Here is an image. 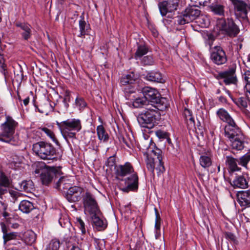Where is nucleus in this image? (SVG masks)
Masks as SVG:
<instances>
[{
	"mask_svg": "<svg viewBox=\"0 0 250 250\" xmlns=\"http://www.w3.org/2000/svg\"><path fill=\"white\" fill-rule=\"evenodd\" d=\"M17 123L10 117L6 118V121L1 125V132L0 133V140L8 143L12 145L17 143L13 137L15 127Z\"/></svg>",
	"mask_w": 250,
	"mask_h": 250,
	"instance_id": "5",
	"label": "nucleus"
},
{
	"mask_svg": "<svg viewBox=\"0 0 250 250\" xmlns=\"http://www.w3.org/2000/svg\"><path fill=\"white\" fill-rule=\"evenodd\" d=\"M216 25L221 34L230 38L236 37L240 32L238 26L232 18L219 19Z\"/></svg>",
	"mask_w": 250,
	"mask_h": 250,
	"instance_id": "4",
	"label": "nucleus"
},
{
	"mask_svg": "<svg viewBox=\"0 0 250 250\" xmlns=\"http://www.w3.org/2000/svg\"><path fill=\"white\" fill-rule=\"evenodd\" d=\"M42 130L52 140L55 142L58 143V141L55 138L54 133L49 129L43 127L42 128Z\"/></svg>",
	"mask_w": 250,
	"mask_h": 250,
	"instance_id": "49",
	"label": "nucleus"
},
{
	"mask_svg": "<svg viewBox=\"0 0 250 250\" xmlns=\"http://www.w3.org/2000/svg\"><path fill=\"white\" fill-rule=\"evenodd\" d=\"M119 172H134V168L129 162L125 163L124 165L118 166Z\"/></svg>",
	"mask_w": 250,
	"mask_h": 250,
	"instance_id": "40",
	"label": "nucleus"
},
{
	"mask_svg": "<svg viewBox=\"0 0 250 250\" xmlns=\"http://www.w3.org/2000/svg\"><path fill=\"white\" fill-rule=\"evenodd\" d=\"M7 191V189L4 188H2L0 187V197L1 198V195L4 194Z\"/></svg>",
	"mask_w": 250,
	"mask_h": 250,
	"instance_id": "60",
	"label": "nucleus"
},
{
	"mask_svg": "<svg viewBox=\"0 0 250 250\" xmlns=\"http://www.w3.org/2000/svg\"><path fill=\"white\" fill-rule=\"evenodd\" d=\"M125 96L126 99L132 101V104L134 108H141L144 105H146L147 106V105H149L147 104L148 102L144 96L143 97H137L133 89L128 90L125 89Z\"/></svg>",
	"mask_w": 250,
	"mask_h": 250,
	"instance_id": "16",
	"label": "nucleus"
},
{
	"mask_svg": "<svg viewBox=\"0 0 250 250\" xmlns=\"http://www.w3.org/2000/svg\"><path fill=\"white\" fill-rule=\"evenodd\" d=\"M19 208L22 212L28 213L34 208V207L32 202L28 200H23L21 202Z\"/></svg>",
	"mask_w": 250,
	"mask_h": 250,
	"instance_id": "25",
	"label": "nucleus"
},
{
	"mask_svg": "<svg viewBox=\"0 0 250 250\" xmlns=\"http://www.w3.org/2000/svg\"><path fill=\"white\" fill-rule=\"evenodd\" d=\"M225 236L227 239L230 240L231 241H234L235 240V237L234 235L231 232H226L225 234Z\"/></svg>",
	"mask_w": 250,
	"mask_h": 250,
	"instance_id": "57",
	"label": "nucleus"
},
{
	"mask_svg": "<svg viewBox=\"0 0 250 250\" xmlns=\"http://www.w3.org/2000/svg\"><path fill=\"white\" fill-rule=\"evenodd\" d=\"M225 122H226L228 124L225 126V128L229 127L231 128L234 127V126H238L231 117L229 118V119H228V121H226Z\"/></svg>",
	"mask_w": 250,
	"mask_h": 250,
	"instance_id": "53",
	"label": "nucleus"
},
{
	"mask_svg": "<svg viewBox=\"0 0 250 250\" xmlns=\"http://www.w3.org/2000/svg\"><path fill=\"white\" fill-rule=\"evenodd\" d=\"M162 151L161 150L157 147L153 148L151 147H149L147 149L146 165L148 170L153 171L156 165V170H159V172H164L165 171L164 163L162 161Z\"/></svg>",
	"mask_w": 250,
	"mask_h": 250,
	"instance_id": "3",
	"label": "nucleus"
},
{
	"mask_svg": "<svg viewBox=\"0 0 250 250\" xmlns=\"http://www.w3.org/2000/svg\"><path fill=\"white\" fill-rule=\"evenodd\" d=\"M155 214H156V219H155V230H160V226H161V218L158 213L157 209L155 208Z\"/></svg>",
	"mask_w": 250,
	"mask_h": 250,
	"instance_id": "47",
	"label": "nucleus"
},
{
	"mask_svg": "<svg viewBox=\"0 0 250 250\" xmlns=\"http://www.w3.org/2000/svg\"><path fill=\"white\" fill-rule=\"evenodd\" d=\"M55 173H41L40 174V180L42 184L45 186H48L52 181Z\"/></svg>",
	"mask_w": 250,
	"mask_h": 250,
	"instance_id": "27",
	"label": "nucleus"
},
{
	"mask_svg": "<svg viewBox=\"0 0 250 250\" xmlns=\"http://www.w3.org/2000/svg\"><path fill=\"white\" fill-rule=\"evenodd\" d=\"M88 25L84 20L83 18H82L79 21V28L80 30V34L78 36L80 37H84L86 34V30L87 29Z\"/></svg>",
	"mask_w": 250,
	"mask_h": 250,
	"instance_id": "36",
	"label": "nucleus"
},
{
	"mask_svg": "<svg viewBox=\"0 0 250 250\" xmlns=\"http://www.w3.org/2000/svg\"><path fill=\"white\" fill-rule=\"evenodd\" d=\"M101 211H100L99 214L96 215L92 214L90 215L96 229L99 231L104 230L107 227L106 221L103 220L101 218Z\"/></svg>",
	"mask_w": 250,
	"mask_h": 250,
	"instance_id": "21",
	"label": "nucleus"
},
{
	"mask_svg": "<svg viewBox=\"0 0 250 250\" xmlns=\"http://www.w3.org/2000/svg\"><path fill=\"white\" fill-rule=\"evenodd\" d=\"M61 131L63 134H67L70 138H75L76 132L82 128L81 121L79 119H67L58 124Z\"/></svg>",
	"mask_w": 250,
	"mask_h": 250,
	"instance_id": "8",
	"label": "nucleus"
},
{
	"mask_svg": "<svg viewBox=\"0 0 250 250\" xmlns=\"http://www.w3.org/2000/svg\"><path fill=\"white\" fill-rule=\"evenodd\" d=\"M210 154L208 151V153L206 155H203L200 157V165L204 167H208L211 164V161L210 159Z\"/></svg>",
	"mask_w": 250,
	"mask_h": 250,
	"instance_id": "33",
	"label": "nucleus"
},
{
	"mask_svg": "<svg viewBox=\"0 0 250 250\" xmlns=\"http://www.w3.org/2000/svg\"><path fill=\"white\" fill-rule=\"evenodd\" d=\"M236 68V65L233 64L226 71L219 72L216 78L218 80L224 79L223 82L226 85L236 84L238 81L235 73Z\"/></svg>",
	"mask_w": 250,
	"mask_h": 250,
	"instance_id": "11",
	"label": "nucleus"
},
{
	"mask_svg": "<svg viewBox=\"0 0 250 250\" xmlns=\"http://www.w3.org/2000/svg\"><path fill=\"white\" fill-rule=\"evenodd\" d=\"M237 200L241 207H250V191H240L237 193Z\"/></svg>",
	"mask_w": 250,
	"mask_h": 250,
	"instance_id": "20",
	"label": "nucleus"
},
{
	"mask_svg": "<svg viewBox=\"0 0 250 250\" xmlns=\"http://www.w3.org/2000/svg\"><path fill=\"white\" fill-rule=\"evenodd\" d=\"M138 176L136 173L128 175L124 179L126 186L122 189V191L125 192L136 191L138 188Z\"/></svg>",
	"mask_w": 250,
	"mask_h": 250,
	"instance_id": "17",
	"label": "nucleus"
},
{
	"mask_svg": "<svg viewBox=\"0 0 250 250\" xmlns=\"http://www.w3.org/2000/svg\"><path fill=\"white\" fill-rule=\"evenodd\" d=\"M96 130L98 139L104 142H107L109 139V136L104 126L102 125H98L97 127Z\"/></svg>",
	"mask_w": 250,
	"mask_h": 250,
	"instance_id": "29",
	"label": "nucleus"
},
{
	"mask_svg": "<svg viewBox=\"0 0 250 250\" xmlns=\"http://www.w3.org/2000/svg\"><path fill=\"white\" fill-rule=\"evenodd\" d=\"M161 110L153 106H147L139 113L137 121L143 127L151 128L161 118Z\"/></svg>",
	"mask_w": 250,
	"mask_h": 250,
	"instance_id": "1",
	"label": "nucleus"
},
{
	"mask_svg": "<svg viewBox=\"0 0 250 250\" xmlns=\"http://www.w3.org/2000/svg\"><path fill=\"white\" fill-rule=\"evenodd\" d=\"M24 237L26 242L29 244H32L36 240L35 234L32 231H27L25 232Z\"/></svg>",
	"mask_w": 250,
	"mask_h": 250,
	"instance_id": "41",
	"label": "nucleus"
},
{
	"mask_svg": "<svg viewBox=\"0 0 250 250\" xmlns=\"http://www.w3.org/2000/svg\"><path fill=\"white\" fill-rule=\"evenodd\" d=\"M3 50L1 46V42L0 41V67L1 68V72L4 76L5 78H6V69H5V64L4 63V59L3 58Z\"/></svg>",
	"mask_w": 250,
	"mask_h": 250,
	"instance_id": "42",
	"label": "nucleus"
},
{
	"mask_svg": "<svg viewBox=\"0 0 250 250\" xmlns=\"http://www.w3.org/2000/svg\"><path fill=\"white\" fill-rule=\"evenodd\" d=\"M34 188L33 182L31 180H25L21 184V188L27 192H31Z\"/></svg>",
	"mask_w": 250,
	"mask_h": 250,
	"instance_id": "34",
	"label": "nucleus"
},
{
	"mask_svg": "<svg viewBox=\"0 0 250 250\" xmlns=\"http://www.w3.org/2000/svg\"><path fill=\"white\" fill-rule=\"evenodd\" d=\"M119 139L121 143H123L129 148L131 147V144L130 141L127 139V136L125 137L124 136H121Z\"/></svg>",
	"mask_w": 250,
	"mask_h": 250,
	"instance_id": "51",
	"label": "nucleus"
},
{
	"mask_svg": "<svg viewBox=\"0 0 250 250\" xmlns=\"http://www.w3.org/2000/svg\"><path fill=\"white\" fill-rule=\"evenodd\" d=\"M1 230L3 233V235L8 232V228L6 226L5 224L3 222H1L0 223Z\"/></svg>",
	"mask_w": 250,
	"mask_h": 250,
	"instance_id": "58",
	"label": "nucleus"
},
{
	"mask_svg": "<svg viewBox=\"0 0 250 250\" xmlns=\"http://www.w3.org/2000/svg\"><path fill=\"white\" fill-rule=\"evenodd\" d=\"M181 0H167L159 3L158 6L162 16H164L168 12H172L177 10Z\"/></svg>",
	"mask_w": 250,
	"mask_h": 250,
	"instance_id": "15",
	"label": "nucleus"
},
{
	"mask_svg": "<svg viewBox=\"0 0 250 250\" xmlns=\"http://www.w3.org/2000/svg\"><path fill=\"white\" fill-rule=\"evenodd\" d=\"M142 92L147 102L150 103L147 106H153L161 110H165L169 106L168 101L166 98L162 97L159 92L155 88L145 87Z\"/></svg>",
	"mask_w": 250,
	"mask_h": 250,
	"instance_id": "2",
	"label": "nucleus"
},
{
	"mask_svg": "<svg viewBox=\"0 0 250 250\" xmlns=\"http://www.w3.org/2000/svg\"><path fill=\"white\" fill-rule=\"evenodd\" d=\"M233 186L239 188H245L248 187V183L243 176H238L233 181Z\"/></svg>",
	"mask_w": 250,
	"mask_h": 250,
	"instance_id": "30",
	"label": "nucleus"
},
{
	"mask_svg": "<svg viewBox=\"0 0 250 250\" xmlns=\"http://www.w3.org/2000/svg\"><path fill=\"white\" fill-rule=\"evenodd\" d=\"M144 78L147 81L157 83H163L164 81L161 74L158 72H148Z\"/></svg>",
	"mask_w": 250,
	"mask_h": 250,
	"instance_id": "24",
	"label": "nucleus"
},
{
	"mask_svg": "<svg viewBox=\"0 0 250 250\" xmlns=\"http://www.w3.org/2000/svg\"><path fill=\"white\" fill-rule=\"evenodd\" d=\"M234 5L235 15L236 17L249 21L248 5L242 0H230Z\"/></svg>",
	"mask_w": 250,
	"mask_h": 250,
	"instance_id": "13",
	"label": "nucleus"
},
{
	"mask_svg": "<svg viewBox=\"0 0 250 250\" xmlns=\"http://www.w3.org/2000/svg\"><path fill=\"white\" fill-rule=\"evenodd\" d=\"M225 122H226L228 124L225 126V128L229 127L231 128L234 127V126H238L231 117L229 118V119H228V121H226Z\"/></svg>",
	"mask_w": 250,
	"mask_h": 250,
	"instance_id": "54",
	"label": "nucleus"
},
{
	"mask_svg": "<svg viewBox=\"0 0 250 250\" xmlns=\"http://www.w3.org/2000/svg\"><path fill=\"white\" fill-rule=\"evenodd\" d=\"M75 103L80 108H84L86 106V103L82 98H77Z\"/></svg>",
	"mask_w": 250,
	"mask_h": 250,
	"instance_id": "50",
	"label": "nucleus"
},
{
	"mask_svg": "<svg viewBox=\"0 0 250 250\" xmlns=\"http://www.w3.org/2000/svg\"><path fill=\"white\" fill-rule=\"evenodd\" d=\"M34 152L41 159L51 160L55 157V148L50 144L44 142H39L33 145Z\"/></svg>",
	"mask_w": 250,
	"mask_h": 250,
	"instance_id": "7",
	"label": "nucleus"
},
{
	"mask_svg": "<svg viewBox=\"0 0 250 250\" xmlns=\"http://www.w3.org/2000/svg\"><path fill=\"white\" fill-rule=\"evenodd\" d=\"M217 114L219 118L224 122L228 121V119L231 117L229 113L223 108L219 109L217 111Z\"/></svg>",
	"mask_w": 250,
	"mask_h": 250,
	"instance_id": "39",
	"label": "nucleus"
},
{
	"mask_svg": "<svg viewBox=\"0 0 250 250\" xmlns=\"http://www.w3.org/2000/svg\"><path fill=\"white\" fill-rule=\"evenodd\" d=\"M104 168L105 172H119L118 166L116 165L115 155L108 158Z\"/></svg>",
	"mask_w": 250,
	"mask_h": 250,
	"instance_id": "23",
	"label": "nucleus"
},
{
	"mask_svg": "<svg viewBox=\"0 0 250 250\" xmlns=\"http://www.w3.org/2000/svg\"><path fill=\"white\" fill-rule=\"evenodd\" d=\"M71 250H82L81 248H80L78 246H73V247L71 249Z\"/></svg>",
	"mask_w": 250,
	"mask_h": 250,
	"instance_id": "64",
	"label": "nucleus"
},
{
	"mask_svg": "<svg viewBox=\"0 0 250 250\" xmlns=\"http://www.w3.org/2000/svg\"><path fill=\"white\" fill-rule=\"evenodd\" d=\"M60 247V242L57 239H52L47 246L45 250H58Z\"/></svg>",
	"mask_w": 250,
	"mask_h": 250,
	"instance_id": "38",
	"label": "nucleus"
},
{
	"mask_svg": "<svg viewBox=\"0 0 250 250\" xmlns=\"http://www.w3.org/2000/svg\"><path fill=\"white\" fill-rule=\"evenodd\" d=\"M11 167L12 169L14 170H21V166L19 163H13L11 164Z\"/></svg>",
	"mask_w": 250,
	"mask_h": 250,
	"instance_id": "56",
	"label": "nucleus"
},
{
	"mask_svg": "<svg viewBox=\"0 0 250 250\" xmlns=\"http://www.w3.org/2000/svg\"><path fill=\"white\" fill-rule=\"evenodd\" d=\"M225 7L224 5L219 4H212L210 9L215 14L224 16L225 14Z\"/></svg>",
	"mask_w": 250,
	"mask_h": 250,
	"instance_id": "32",
	"label": "nucleus"
},
{
	"mask_svg": "<svg viewBox=\"0 0 250 250\" xmlns=\"http://www.w3.org/2000/svg\"><path fill=\"white\" fill-rule=\"evenodd\" d=\"M225 136L230 141L235 138L240 140V138H242L243 134L238 126H234L231 128L229 127H227L225 128Z\"/></svg>",
	"mask_w": 250,
	"mask_h": 250,
	"instance_id": "19",
	"label": "nucleus"
},
{
	"mask_svg": "<svg viewBox=\"0 0 250 250\" xmlns=\"http://www.w3.org/2000/svg\"><path fill=\"white\" fill-rule=\"evenodd\" d=\"M18 236V233L15 232H7L5 234L3 235V239L4 243L6 244V243L11 240H13L16 239L17 236Z\"/></svg>",
	"mask_w": 250,
	"mask_h": 250,
	"instance_id": "43",
	"label": "nucleus"
},
{
	"mask_svg": "<svg viewBox=\"0 0 250 250\" xmlns=\"http://www.w3.org/2000/svg\"><path fill=\"white\" fill-rule=\"evenodd\" d=\"M250 161V150L239 159H235L231 156H227L226 163V165L230 170V172H234L235 171L241 170V168L238 166L237 163H238L239 165L246 168V169H248L247 168V165Z\"/></svg>",
	"mask_w": 250,
	"mask_h": 250,
	"instance_id": "10",
	"label": "nucleus"
},
{
	"mask_svg": "<svg viewBox=\"0 0 250 250\" xmlns=\"http://www.w3.org/2000/svg\"><path fill=\"white\" fill-rule=\"evenodd\" d=\"M14 74L15 76L17 77V79H19V80L22 81L23 78V71L21 67L20 68L19 71L17 70L16 71H15Z\"/></svg>",
	"mask_w": 250,
	"mask_h": 250,
	"instance_id": "55",
	"label": "nucleus"
},
{
	"mask_svg": "<svg viewBox=\"0 0 250 250\" xmlns=\"http://www.w3.org/2000/svg\"><path fill=\"white\" fill-rule=\"evenodd\" d=\"M153 58L151 56H145L141 60V63L144 65H151L154 64Z\"/></svg>",
	"mask_w": 250,
	"mask_h": 250,
	"instance_id": "45",
	"label": "nucleus"
},
{
	"mask_svg": "<svg viewBox=\"0 0 250 250\" xmlns=\"http://www.w3.org/2000/svg\"><path fill=\"white\" fill-rule=\"evenodd\" d=\"M11 183V180L6 176L4 173H0V186L5 188L8 187Z\"/></svg>",
	"mask_w": 250,
	"mask_h": 250,
	"instance_id": "37",
	"label": "nucleus"
},
{
	"mask_svg": "<svg viewBox=\"0 0 250 250\" xmlns=\"http://www.w3.org/2000/svg\"><path fill=\"white\" fill-rule=\"evenodd\" d=\"M230 146L232 149L237 150H241L244 147V136L242 138H240V140L237 138L230 140Z\"/></svg>",
	"mask_w": 250,
	"mask_h": 250,
	"instance_id": "28",
	"label": "nucleus"
},
{
	"mask_svg": "<svg viewBox=\"0 0 250 250\" xmlns=\"http://www.w3.org/2000/svg\"><path fill=\"white\" fill-rule=\"evenodd\" d=\"M210 59L214 64L217 65L224 64L228 61L225 51L220 46H215L212 49Z\"/></svg>",
	"mask_w": 250,
	"mask_h": 250,
	"instance_id": "14",
	"label": "nucleus"
},
{
	"mask_svg": "<svg viewBox=\"0 0 250 250\" xmlns=\"http://www.w3.org/2000/svg\"><path fill=\"white\" fill-rule=\"evenodd\" d=\"M83 202L85 211L88 212L90 215L99 214L100 209L96 200L91 193L86 192L83 197Z\"/></svg>",
	"mask_w": 250,
	"mask_h": 250,
	"instance_id": "12",
	"label": "nucleus"
},
{
	"mask_svg": "<svg viewBox=\"0 0 250 250\" xmlns=\"http://www.w3.org/2000/svg\"><path fill=\"white\" fill-rule=\"evenodd\" d=\"M76 223L77 226L79 228L83 234H85L86 232V229L85 228V224L81 218L77 217L76 218Z\"/></svg>",
	"mask_w": 250,
	"mask_h": 250,
	"instance_id": "46",
	"label": "nucleus"
},
{
	"mask_svg": "<svg viewBox=\"0 0 250 250\" xmlns=\"http://www.w3.org/2000/svg\"><path fill=\"white\" fill-rule=\"evenodd\" d=\"M34 165L37 167L35 172H40L41 170H42V172H47L48 171V167L42 162L36 163Z\"/></svg>",
	"mask_w": 250,
	"mask_h": 250,
	"instance_id": "44",
	"label": "nucleus"
},
{
	"mask_svg": "<svg viewBox=\"0 0 250 250\" xmlns=\"http://www.w3.org/2000/svg\"><path fill=\"white\" fill-rule=\"evenodd\" d=\"M15 25L19 28L22 38L26 41L30 39L32 36V26L27 22L17 21Z\"/></svg>",
	"mask_w": 250,
	"mask_h": 250,
	"instance_id": "18",
	"label": "nucleus"
},
{
	"mask_svg": "<svg viewBox=\"0 0 250 250\" xmlns=\"http://www.w3.org/2000/svg\"><path fill=\"white\" fill-rule=\"evenodd\" d=\"M184 114L188 128L189 130L193 129V128H195V121L192 116L190 111L188 109H185Z\"/></svg>",
	"mask_w": 250,
	"mask_h": 250,
	"instance_id": "26",
	"label": "nucleus"
},
{
	"mask_svg": "<svg viewBox=\"0 0 250 250\" xmlns=\"http://www.w3.org/2000/svg\"><path fill=\"white\" fill-rule=\"evenodd\" d=\"M247 100L250 101L248 99V97H241L238 98L234 99L233 100L234 102L240 108L245 109L248 106V101Z\"/></svg>",
	"mask_w": 250,
	"mask_h": 250,
	"instance_id": "35",
	"label": "nucleus"
},
{
	"mask_svg": "<svg viewBox=\"0 0 250 250\" xmlns=\"http://www.w3.org/2000/svg\"><path fill=\"white\" fill-rule=\"evenodd\" d=\"M66 177H61L57 182V188H61L62 186L63 188H68V191L66 194L67 200L70 202H75L79 201L81 199V194L83 191V188L78 186H73L69 188L65 187L64 186L66 183Z\"/></svg>",
	"mask_w": 250,
	"mask_h": 250,
	"instance_id": "9",
	"label": "nucleus"
},
{
	"mask_svg": "<svg viewBox=\"0 0 250 250\" xmlns=\"http://www.w3.org/2000/svg\"><path fill=\"white\" fill-rule=\"evenodd\" d=\"M138 78V76L134 72H131L122 76L120 80V83L123 85H130L134 83Z\"/></svg>",
	"mask_w": 250,
	"mask_h": 250,
	"instance_id": "22",
	"label": "nucleus"
},
{
	"mask_svg": "<svg viewBox=\"0 0 250 250\" xmlns=\"http://www.w3.org/2000/svg\"><path fill=\"white\" fill-rule=\"evenodd\" d=\"M201 13L200 7L196 5H189L176 17V21L179 25H184L197 19Z\"/></svg>",
	"mask_w": 250,
	"mask_h": 250,
	"instance_id": "6",
	"label": "nucleus"
},
{
	"mask_svg": "<svg viewBox=\"0 0 250 250\" xmlns=\"http://www.w3.org/2000/svg\"><path fill=\"white\" fill-rule=\"evenodd\" d=\"M160 235H161V234H160V230H155V237L156 239H159L160 236Z\"/></svg>",
	"mask_w": 250,
	"mask_h": 250,
	"instance_id": "63",
	"label": "nucleus"
},
{
	"mask_svg": "<svg viewBox=\"0 0 250 250\" xmlns=\"http://www.w3.org/2000/svg\"><path fill=\"white\" fill-rule=\"evenodd\" d=\"M70 101V92L69 90H66L64 92L63 102L66 108L69 106L68 103Z\"/></svg>",
	"mask_w": 250,
	"mask_h": 250,
	"instance_id": "48",
	"label": "nucleus"
},
{
	"mask_svg": "<svg viewBox=\"0 0 250 250\" xmlns=\"http://www.w3.org/2000/svg\"><path fill=\"white\" fill-rule=\"evenodd\" d=\"M148 51V47L145 44H139L137 46L136 51L134 54V58L136 60L141 58L146 54Z\"/></svg>",
	"mask_w": 250,
	"mask_h": 250,
	"instance_id": "31",
	"label": "nucleus"
},
{
	"mask_svg": "<svg viewBox=\"0 0 250 250\" xmlns=\"http://www.w3.org/2000/svg\"><path fill=\"white\" fill-rule=\"evenodd\" d=\"M156 135L160 139H166L167 138L168 133L164 131L159 130L156 132Z\"/></svg>",
	"mask_w": 250,
	"mask_h": 250,
	"instance_id": "52",
	"label": "nucleus"
},
{
	"mask_svg": "<svg viewBox=\"0 0 250 250\" xmlns=\"http://www.w3.org/2000/svg\"><path fill=\"white\" fill-rule=\"evenodd\" d=\"M10 214L7 212L4 211L3 213V216L5 218L6 222L7 224H11V217H9Z\"/></svg>",
	"mask_w": 250,
	"mask_h": 250,
	"instance_id": "59",
	"label": "nucleus"
},
{
	"mask_svg": "<svg viewBox=\"0 0 250 250\" xmlns=\"http://www.w3.org/2000/svg\"><path fill=\"white\" fill-rule=\"evenodd\" d=\"M219 100L220 102H221V103H226L227 102L226 98L225 97L222 96H220L219 98Z\"/></svg>",
	"mask_w": 250,
	"mask_h": 250,
	"instance_id": "62",
	"label": "nucleus"
},
{
	"mask_svg": "<svg viewBox=\"0 0 250 250\" xmlns=\"http://www.w3.org/2000/svg\"><path fill=\"white\" fill-rule=\"evenodd\" d=\"M116 173V177L120 179V177H125L127 175L128 173Z\"/></svg>",
	"mask_w": 250,
	"mask_h": 250,
	"instance_id": "61",
	"label": "nucleus"
}]
</instances>
